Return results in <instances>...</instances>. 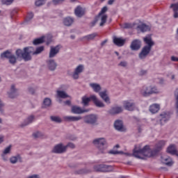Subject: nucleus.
Returning a JSON list of instances; mask_svg holds the SVG:
<instances>
[{
    "instance_id": "nucleus-1",
    "label": "nucleus",
    "mask_w": 178,
    "mask_h": 178,
    "mask_svg": "<svg viewBox=\"0 0 178 178\" xmlns=\"http://www.w3.org/2000/svg\"><path fill=\"white\" fill-rule=\"evenodd\" d=\"M0 58L1 59H8V63L12 66H15L17 63V59H23L24 62H29L28 60L24 58V50L21 49H17L15 51V55L12 54L11 50H6L1 54Z\"/></svg>"
},
{
    "instance_id": "nucleus-2",
    "label": "nucleus",
    "mask_w": 178,
    "mask_h": 178,
    "mask_svg": "<svg viewBox=\"0 0 178 178\" xmlns=\"http://www.w3.org/2000/svg\"><path fill=\"white\" fill-rule=\"evenodd\" d=\"M165 144H166V142L164 140H161L157 143L156 147L153 150H151L149 145H145L143 149H139L138 152H139L141 155H143V156L151 158L158 155V153L160 151H162V148L165 147Z\"/></svg>"
},
{
    "instance_id": "nucleus-3",
    "label": "nucleus",
    "mask_w": 178,
    "mask_h": 178,
    "mask_svg": "<svg viewBox=\"0 0 178 178\" xmlns=\"http://www.w3.org/2000/svg\"><path fill=\"white\" fill-rule=\"evenodd\" d=\"M143 41L147 44V45L143 47L141 51L139 53L138 58L141 60H144L147 56H148L151 52V49H152V47L155 45V43L152 41V37L151 35H147L143 38Z\"/></svg>"
},
{
    "instance_id": "nucleus-4",
    "label": "nucleus",
    "mask_w": 178,
    "mask_h": 178,
    "mask_svg": "<svg viewBox=\"0 0 178 178\" xmlns=\"http://www.w3.org/2000/svg\"><path fill=\"white\" fill-rule=\"evenodd\" d=\"M24 58L30 62L33 59L32 55H38L41 54L44 51V46H40L37 47L36 49H34L33 47H26L24 48Z\"/></svg>"
},
{
    "instance_id": "nucleus-5",
    "label": "nucleus",
    "mask_w": 178,
    "mask_h": 178,
    "mask_svg": "<svg viewBox=\"0 0 178 178\" xmlns=\"http://www.w3.org/2000/svg\"><path fill=\"white\" fill-rule=\"evenodd\" d=\"M93 145L97 148V154H106L105 151L108 148V142L104 138H98L92 140Z\"/></svg>"
},
{
    "instance_id": "nucleus-6",
    "label": "nucleus",
    "mask_w": 178,
    "mask_h": 178,
    "mask_svg": "<svg viewBox=\"0 0 178 178\" xmlns=\"http://www.w3.org/2000/svg\"><path fill=\"white\" fill-rule=\"evenodd\" d=\"M83 122L86 124L91 126H97L98 124V115L96 114H89L83 117Z\"/></svg>"
},
{
    "instance_id": "nucleus-7",
    "label": "nucleus",
    "mask_w": 178,
    "mask_h": 178,
    "mask_svg": "<svg viewBox=\"0 0 178 178\" xmlns=\"http://www.w3.org/2000/svg\"><path fill=\"white\" fill-rule=\"evenodd\" d=\"M94 172H113V167L105 164H98L93 166Z\"/></svg>"
},
{
    "instance_id": "nucleus-8",
    "label": "nucleus",
    "mask_w": 178,
    "mask_h": 178,
    "mask_svg": "<svg viewBox=\"0 0 178 178\" xmlns=\"http://www.w3.org/2000/svg\"><path fill=\"white\" fill-rule=\"evenodd\" d=\"M108 12V7L104 6L102 8L101 11L99 13L97 17L101 20V22L99 24L100 27H103V26L105 25V23H106V20L108 19V15H104V13H106Z\"/></svg>"
},
{
    "instance_id": "nucleus-9",
    "label": "nucleus",
    "mask_w": 178,
    "mask_h": 178,
    "mask_svg": "<svg viewBox=\"0 0 178 178\" xmlns=\"http://www.w3.org/2000/svg\"><path fill=\"white\" fill-rule=\"evenodd\" d=\"M7 95L10 99H15L19 97V89L16 88V85L12 84L10 90L7 92Z\"/></svg>"
},
{
    "instance_id": "nucleus-10",
    "label": "nucleus",
    "mask_w": 178,
    "mask_h": 178,
    "mask_svg": "<svg viewBox=\"0 0 178 178\" xmlns=\"http://www.w3.org/2000/svg\"><path fill=\"white\" fill-rule=\"evenodd\" d=\"M52 154H65L66 147L63 143L56 145L51 150Z\"/></svg>"
},
{
    "instance_id": "nucleus-11",
    "label": "nucleus",
    "mask_w": 178,
    "mask_h": 178,
    "mask_svg": "<svg viewBox=\"0 0 178 178\" xmlns=\"http://www.w3.org/2000/svg\"><path fill=\"white\" fill-rule=\"evenodd\" d=\"M160 124L163 126L166 122L170 120V112L163 111L160 114Z\"/></svg>"
},
{
    "instance_id": "nucleus-12",
    "label": "nucleus",
    "mask_w": 178,
    "mask_h": 178,
    "mask_svg": "<svg viewBox=\"0 0 178 178\" xmlns=\"http://www.w3.org/2000/svg\"><path fill=\"white\" fill-rule=\"evenodd\" d=\"M35 120V115H31L28 116L22 123L19 124V127L21 129H24V127H26V126H29V124H31Z\"/></svg>"
},
{
    "instance_id": "nucleus-13",
    "label": "nucleus",
    "mask_w": 178,
    "mask_h": 178,
    "mask_svg": "<svg viewBox=\"0 0 178 178\" xmlns=\"http://www.w3.org/2000/svg\"><path fill=\"white\" fill-rule=\"evenodd\" d=\"M71 112L75 115H81V113H87L88 112H90V109H82L81 107L73 106L71 108Z\"/></svg>"
},
{
    "instance_id": "nucleus-14",
    "label": "nucleus",
    "mask_w": 178,
    "mask_h": 178,
    "mask_svg": "<svg viewBox=\"0 0 178 178\" xmlns=\"http://www.w3.org/2000/svg\"><path fill=\"white\" fill-rule=\"evenodd\" d=\"M108 115L115 116V115H119L123 112V108L122 106H113L108 111Z\"/></svg>"
},
{
    "instance_id": "nucleus-15",
    "label": "nucleus",
    "mask_w": 178,
    "mask_h": 178,
    "mask_svg": "<svg viewBox=\"0 0 178 178\" xmlns=\"http://www.w3.org/2000/svg\"><path fill=\"white\" fill-rule=\"evenodd\" d=\"M60 51V45H57L56 47H51L50 51L49 54V58L52 59V58H55L58 53Z\"/></svg>"
},
{
    "instance_id": "nucleus-16",
    "label": "nucleus",
    "mask_w": 178,
    "mask_h": 178,
    "mask_svg": "<svg viewBox=\"0 0 178 178\" xmlns=\"http://www.w3.org/2000/svg\"><path fill=\"white\" fill-rule=\"evenodd\" d=\"M47 65L49 70L51 72H55L56 70V67H58V63L54 59L47 60Z\"/></svg>"
},
{
    "instance_id": "nucleus-17",
    "label": "nucleus",
    "mask_w": 178,
    "mask_h": 178,
    "mask_svg": "<svg viewBox=\"0 0 178 178\" xmlns=\"http://www.w3.org/2000/svg\"><path fill=\"white\" fill-rule=\"evenodd\" d=\"M91 99L97 108H105V104L102 102V101L98 99L95 95H91Z\"/></svg>"
},
{
    "instance_id": "nucleus-18",
    "label": "nucleus",
    "mask_w": 178,
    "mask_h": 178,
    "mask_svg": "<svg viewBox=\"0 0 178 178\" xmlns=\"http://www.w3.org/2000/svg\"><path fill=\"white\" fill-rule=\"evenodd\" d=\"M74 13L76 17H83L86 15V8L78 6L74 10Z\"/></svg>"
},
{
    "instance_id": "nucleus-19",
    "label": "nucleus",
    "mask_w": 178,
    "mask_h": 178,
    "mask_svg": "<svg viewBox=\"0 0 178 178\" xmlns=\"http://www.w3.org/2000/svg\"><path fill=\"white\" fill-rule=\"evenodd\" d=\"M130 48L132 51H138L141 48V40L138 39L134 40L131 42Z\"/></svg>"
},
{
    "instance_id": "nucleus-20",
    "label": "nucleus",
    "mask_w": 178,
    "mask_h": 178,
    "mask_svg": "<svg viewBox=\"0 0 178 178\" xmlns=\"http://www.w3.org/2000/svg\"><path fill=\"white\" fill-rule=\"evenodd\" d=\"M83 69L84 66H83V65H79L78 67H76L72 74V77L74 80H77L79 79V74H80V73H83Z\"/></svg>"
},
{
    "instance_id": "nucleus-21",
    "label": "nucleus",
    "mask_w": 178,
    "mask_h": 178,
    "mask_svg": "<svg viewBox=\"0 0 178 178\" xmlns=\"http://www.w3.org/2000/svg\"><path fill=\"white\" fill-rule=\"evenodd\" d=\"M108 91L107 90H104L102 92H99V97L106 102V104H111V99L109 98V96H108Z\"/></svg>"
},
{
    "instance_id": "nucleus-22",
    "label": "nucleus",
    "mask_w": 178,
    "mask_h": 178,
    "mask_svg": "<svg viewBox=\"0 0 178 178\" xmlns=\"http://www.w3.org/2000/svg\"><path fill=\"white\" fill-rule=\"evenodd\" d=\"M140 149L137 147V146H135L134 149H133V154L130 153H124L125 155L127 156H134L135 158H138V159H144V157H141L140 155H138Z\"/></svg>"
},
{
    "instance_id": "nucleus-23",
    "label": "nucleus",
    "mask_w": 178,
    "mask_h": 178,
    "mask_svg": "<svg viewBox=\"0 0 178 178\" xmlns=\"http://www.w3.org/2000/svg\"><path fill=\"white\" fill-rule=\"evenodd\" d=\"M114 127L118 131H124V127H123V121L117 120L114 122Z\"/></svg>"
},
{
    "instance_id": "nucleus-24",
    "label": "nucleus",
    "mask_w": 178,
    "mask_h": 178,
    "mask_svg": "<svg viewBox=\"0 0 178 178\" xmlns=\"http://www.w3.org/2000/svg\"><path fill=\"white\" fill-rule=\"evenodd\" d=\"M74 175H88L89 173H92V170L90 168H81L79 170H76L74 172Z\"/></svg>"
},
{
    "instance_id": "nucleus-25",
    "label": "nucleus",
    "mask_w": 178,
    "mask_h": 178,
    "mask_svg": "<svg viewBox=\"0 0 178 178\" xmlns=\"http://www.w3.org/2000/svg\"><path fill=\"white\" fill-rule=\"evenodd\" d=\"M10 162L13 165L17 163V162L22 163L23 162V159L22 158V156H20V154H17L16 156H13L10 158Z\"/></svg>"
},
{
    "instance_id": "nucleus-26",
    "label": "nucleus",
    "mask_w": 178,
    "mask_h": 178,
    "mask_svg": "<svg viewBox=\"0 0 178 178\" xmlns=\"http://www.w3.org/2000/svg\"><path fill=\"white\" fill-rule=\"evenodd\" d=\"M124 107L127 111H134V108H136V105L133 102L126 101L124 102Z\"/></svg>"
},
{
    "instance_id": "nucleus-27",
    "label": "nucleus",
    "mask_w": 178,
    "mask_h": 178,
    "mask_svg": "<svg viewBox=\"0 0 178 178\" xmlns=\"http://www.w3.org/2000/svg\"><path fill=\"white\" fill-rule=\"evenodd\" d=\"M83 118L81 116H65L64 117V120L65 122H79Z\"/></svg>"
},
{
    "instance_id": "nucleus-28",
    "label": "nucleus",
    "mask_w": 178,
    "mask_h": 178,
    "mask_svg": "<svg viewBox=\"0 0 178 178\" xmlns=\"http://www.w3.org/2000/svg\"><path fill=\"white\" fill-rule=\"evenodd\" d=\"M161 162L163 165H166V166H173V161L170 157L161 156Z\"/></svg>"
},
{
    "instance_id": "nucleus-29",
    "label": "nucleus",
    "mask_w": 178,
    "mask_h": 178,
    "mask_svg": "<svg viewBox=\"0 0 178 178\" xmlns=\"http://www.w3.org/2000/svg\"><path fill=\"white\" fill-rule=\"evenodd\" d=\"M74 22V19L70 17H67L64 18L63 22L64 26H66L67 27H70V26H72V24H73Z\"/></svg>"
},
{
    "instance_id": "nucleus-30",
    "label": "nucleus",
    "mask_w": 178,
    "mask_h": 178,
    "mask_svg": "<svg viewBox=\"0 0 178 178\" xmlns=\"http://www.w3.org/2000/svg\"><path fill=\"white\" fill-rule=\"evenodd\" d=\"M140 94L143 97H149L151 95V87H143L140 91Z\"/></svg>"
},
{
    "instance_id": "nucleus-31",
    "label": "nucleus",
    "mask_w": 178,
    "mask_h": 178,
    "mask_svg": "<svg viewBox=\"0 0 178 178\" xmlns=\"http://www.w3.org/2000/svg\"><path fill=\"white\" fill-rule=\"evenodd\" d=\"M51 105H52V100L49 97H46L43 100V104L42 106V108L43 109H45L47 108H49Z\"/></svg>"
},
{
    "instance_id": "nucleus-32",
    "label": "nucleus",
    "mask_w": 178,
    "mask_h": 178,
    "mask_svg": "<svg viewBox=\"0 0 178 178\" xmlns=\"http://www.w3.org/2000/svg\"><path fill=\"white\" fill-rule=\"evenodd\" d=\"M90 87H91V88H92V90L95 92H100V91L102 90L101 85H99V83H90Z\"/></svg>"
},
{
    "instance_id": "nucleus-33",
    "label": "nucleus",
    "mask_w": 178,
    "mask_h": 178,
    "mask_svg": "<svg viewBox=\"0 0 178 178\" xmlns=\"http://www.w3.org/2000/svg\"><path fill=\"white\" fill-rule=\"evenodd\" d=\"M124 42H126V40L120 38H113V43L118 47H123V45H124Z\"/></svg>"
},
{
    "instance_id": "nucleus-34",
    "label": "nucleus",
    "mask_w": 178,
    "mask_h": 178,
    "mask_svg": "<svg viewBox=\"0 0 178 178\" xmlns=\"http://www.w3.org/2000/svg\"><path fill=\"white\" fill-rule=\"evenodd\" d=\"M56 95L58 98H62L63 99L69 98L70 97L69 95H67V93L63 90H57Z\"/></svg>"
},
{
    "instance_id": "nucleus-35",
    "label": "nucleus",
    "mask_w": 178,
    "mask_h": 178,
    "mask_svg": "<svg viewBox=\"0 0 178 178\" xmlns=\"http://www.w3.org/2000/svg\"><path fill=\"white\" fill-rule=\"evenodd\" d=\"M137 28L139 29L142 33H145V31H149L151 30V27L145 24L138 25Z\"/></svg>"
},
{
    "instance_id": "nucleus-36",
    "label": "nucleus",
    "mask_w": 178,
    "mask_h": 178,
    "mask_svg": "<svg viewBox=\"0 0 178 178\" xmlns=\"http://www.w3.org/2000/svg\"><path fill=\"white\" fill-rule=\"evenodd\" d=\"M170 8H171L174 12L173 17H175V19H177V17H178V3L171 4Z\"/></svg>"
},
{
    "instance_id": "nucleus-37",
    "label": "nucleus",
    "mask_w": 178,
    "mask_h": 178,
    "mask_svg": "<svg viewBox=\"0 0 178 178\" xmlns=\"http://www.w3.org/2000/svg\"><path fill=\"white\" fill-rule=\"evenodd\" d=\"M167 152L170 154L171 155H176V152H177V149H176V146L175 145H170L168 149Z\"/></svg>"
},
{
    "instance_id": "nucleus-38",
    "label": "nucleus",
    "mask_w": 178,
    "mask_h": 178,
    "mask_svg": "<svg viewBox=\"0 0 178 178\" xmlns=\"http://www.w3.org/2000/svg\"><path fill=\"white\" fill-rule=\"evenodd\" d=\"M160 108L159 104H154L150 106L149 111L151 113H156L159 111Z\"/></svg>"
},
{
    "instance_id": "nucleus-39",
    "label": "nucleus",
    "mask_w": 178,
    "mask_h": 178,
    "mask_svg": "<svg viewBox=\"0 0 178 178\" xmlns=\"http://www.w3.org/2000/svg\"><path fill=\"white\" fill-rule=\"evenodd\" d=\"M90 101H92V99H91V95L90 96V97H82V104L83 106H88V104H90Z\"/></svg>"
},
{
    "instance_id": "nucleus-40",
    "label": "nucleus",
    "mask_w": 178,
    "mask_h": 178,
    "mask_svg": "<svg viewBox=\"0 0 178 178\" xmlns=\"http://www.w3.org/2000/svg\"><path fill=\"white\" fill-rule=\"evenodd\" d=\"M175 109H176V113L178 116V88H177L175 91Z\"/></svg>"
},
{
    "instance_id": "nucleus-41",
    "label": "nucleus",
    "mask_w": 178,
    "mask_h": 178,
    "mask_svg": "<svg viewBox=\"0 0 178 178\" xmlns=\"http://www.w3.org/2000/svg\"><path fill=\"white\" fill-rule=\"evenodd\" d=\"M44 36H42L39 38L35 39L33 42V45H40V44H42L44 42Z\"/></svg>"
},
{
    "instance_id": "nucleus-42",
    "label": "nucleus",
    "mask_w": 178,
    "mask_h": 178,
    "mask_svg": "<svg viewBox=\"0 0 178 178\" xmlns=\"http://www.w3.org/2000/svg\"><path fill=\"white\" fill-rule=\"evenodd\" d=\"M50 119L51 122H54L55 123H62V119L60 117L51 115Z\"/></svg>"
},
{
    "instance_id": "nucleus-43",
    "label": "nucleus",
    "mask_w": 178,
    "mask_h": 178,
    "mask_svg": "<svg viewBox=\"0 0 178 178\" xmlns=\"http://www.w3.org/2000/svg\"><path fill=\"white\" fill-rule=\"evenodd\" d=\"M44 41L46 42L47 45H49L51 42H52V36L48 35V36H44Z\"/></svg>"
},
{
    "instance_id": "nucleus-44",
    "label": "nucleus",
    "mask_w": 178,
    "mask_h": 178,
    "mask_svg": "<svg viewBox=\"0 0 178 178\" xmlns=\"http://www.w3.org/2000/svg\"><path fill=\"white\" fill-rule=\"evenodd\" d=\"M10 151H12V145H10L7 147H6L3 151L2 154L8 155V154H10Z\"/></svg>"
},
{
    "instance_id": "nucleus-45",
    "label": "nucleus",
    "mask_w": 178,
    "mask_h": 178,
    "mask_svg": "<svg viewBox=\"0 0 178 178\" xmlns=\"http://www.w3.org/2000/svg\"><path fill=\"white\" fill-rule=\"evenodd\" d=\"M97 37V33H94L84 36L85 40H94Z\"/></svg>"
},
{
    "instance_id": "nucleus-46",
    "label": "nucleus",
    "mask_w": 178,
    "mask_h": 178,
    "mask_svg": "<svg viewBox=\"0 0 178 178\" xmlns=\"http://www.w3.org/2000/svg\"><path fill=\"white\" fill-rule=\"evenodd\" d=\"M5 112V103L0 99V113L3 114Z\"/></svg>"
},
{
    "instance_id": "nucleus-47",
    "label": "nucleus",
    "mask_w": 178,
    "mask_h": 178,
    "mask_svg": "<svg viewBox=\"0 0 178 178\" xmlns=\"http://www.w3.org/2000/svg\"><path fill=\"white\" fill-rule=\"evenodd\" d=\"M34 17V14L33 13H29L25 19L26 23H29Z\"/></svg>"
},
{
    "instance_id": "nucleus-48",
    "label": "nucleus",
    "mask_w": 178,
    "mask_h": 178,
    "mask_svg": "<svg viewBox=\"0 0 178 178\" xmlns=\"http://www.w3.org/2000/svg\"><path fill=\"white\" fill-rule=\"evenodd\" d=\"M47 0H36L35 2V5L36 6H42V5L45 4V1Z\"/></svg>"
},
{
    "instance_id": "nucleus-49",
    "label": "nucleus",
    "mask_w": 178,
    "mask_h": 178,
    "mask_svg": "<svg viewBox=\"0 0 178 178\" xmlns=\"http://www.w3.org/2000/svg\"><path fill=\"white\" fill-rule=\"evenodd\" d=\"M108 154H111L112 155H118V154H124V152L122 151L110 150L108 152Z\"/></svg>"
},
{
    "instance_id": "nucleus-50",
    "label": "nucleus",
    "mask_w": 178,
    "mask_h": 178,
    "mask_svg": "<svg viewBox=\"0 0 178 178\" xmlns=\"http://www.w3.org/2000/svg\"><path fill=\"white\" fill-rule=\"evenodd\" d=\"M99 17L98 16H97L95 18V20L92 21V22L90 23V28H92L94 27V26H95V24H97V23L98 22V20H99Z\"/></svg>"
},
{
    "instance_id": "nucleus-51",
    "label": "nucleus",
    "mask_w": 178,
    "mask_h": 178,
    "mask_svg": "<svg viewBox=\"0 0 178 178\" xmlns=\"http://www.w3.org/2000/svg\"><path fill=\"white\" fill-rule=\"evenodd\" d=\"M158 92H159V91L158 90L156 87H151L150 86V95L152 94H158Z\"/></svg>"
},
{
    "instance_id": "nucleus-52",
    "label": "nucleus",
    "mask_w": 178,
    "mask_h": 178,
    "mask_svg": "<svg viewBox=\"0 0 178 178\" xmlns=\"http://www.w3.org/2000/svg\"><path fill=\"white\" fill-rule=\"evenodd\" d=\"M65 147H66V151H67V148H72V149L76 148V145L73 143H68Z\"/></svg>"
},
{
    "instance_id": "nucleus-53",
    "label": "nucleus",
    "mask_w": 178,
    "mask_h": 178,
    "mask_svg": "<svg viewBox=\"0 0 178 178\" xmlns=\"http://www.w3.org/2000/svg\"><path fill=\"white\" fill-rule=\"evenodd\" d=\"M68 168H70L71 169H76V168H79V163H70L68 164Z\"/></svg>"
},
{
    "instance_id": "nucleus-54",
    "label": "nucleus",
    "mask_w": 178,
    "mask_h": 178,
    "mask_svg": "<svg viewBox=\"0 0 178 178\" xmlns=\"http://www.w3.org/2000/svg\"><path fill=\"white\" fill-rule=\"evenodd\" d=\"M42 134L40 131H36L33 134V137L34 138H40V137H42Z\"/></svg>"
},
{
    "instance_id": "nucleus-55",
    "label": "nucleus",
    "mask_w": 178,
    "mask_h": 178,
    "mask_svg": "<svg viewBox=\"0 0 178 178\" xmlns=\"http://www.w3.org/2000/svg\"><path fill=\"white\" fill-rule=\"evenodd\" d=\"M147 74H148V70H140L139 72V76H147Z\"/></svg>"
},
{
    "instance_id": "nucleus-56",
    "label": "nucleus",
    "mask_w": 178,
    "mask_h": 178,
    "mask_svg": "<svg viewBox=\"0 0 178 178\" xmlns=\"http://www.w3.org/2000/svg\"><path fill=\"white\" fill-rule=\"evenodd\" d=\"M14 0H2L1 2L3 5H11V3H13Z\"/></svg>"
},
{
    "instance_id": "nucleus-57",
    "label": "nucleus",
    "mask_w": 178,
    "mask_h": 178,
    "mask_svg": "<svg viewBox=\"0 0 178 178\" xmlns=\"http://www.w3.org/2000/svg\"><path fill=\"white\" fill-rule=\"evenodd\" d=\"M118 66H121V67H127V62H126V61H121L118 64Z\"/></svg>"
},
{
    "instance_id": "nucleus-58",
    "label": "nucleus",
    "mask_w": 178,
    "mask_h": 178,
    "mask_svg": "<svg viewBox=\"0 0 178 178\" xmlns=\"http://www.w3.org/2000/svg\"><path fill=\"white\" fill-rule=\"evenodd\" d=\"M28 90L30 94H32V95H33V94H35V89H34V88L33 87H29Z\"/></svg>"
},
{
    "instance_id": "nucleus-59",
    "label": "nucleus",
    "mask_w": 178,
    "mask_h": 178,
    "mask_svg": "<svg viewBox=\"0 0 178 178\" xmlns=\"http://www.w3.org/2000/svg\"><path fill=\"white\" fill-rule=\"evenodd\" d=\"M124 29H133V25L131 24L125 23L124 24Z\"/></svg>"
},
{
    "instance_id": "nucleus-60",
    "label": "nucleus",
    "mask_w": 178,
    "mask_h": 178,
    "mask_svg": "<svg viewBox=\"0 0 178 178\" xmlns=\"http://www.w3.org/2000/svg\"><path fill=\"white\" fill-rule=\"evenodd\" d=\"M65 0H52L54 5H59V3H62Z\"/></svg>"
},
{
    "instance_id": "nucleus-61",
    "label": "nucleus",
    "mask_w": 178,
    "mask_h": 178,
    "mask_svg": "<svg viewBox=\"0 0 178 178\" xmlns=\"http://www.w3.org/2000/svg\"><path fill=\"white\" fill-rule=\"evenodd\" d=\"M1 158H2L3 161H4V162H7L8 156H6V154H5L4 153H2L1 154Z\"/></svg>"
},
{
    "instance_id": "nucleus-62",
    "label": "nucleus",
    "mask_w": 178,
    "mask_h": 178,
    "mask_svg": "<svg viewBox=\"0 0 178 178\" xmlns=\"http://www.w3.org/2000/svg\"><path fill=\"white\" fill-rule=\"evenodd\" d=\"M64 105L67 106H72V102L70 100H67L64 102Z\"/></svg>"
},
{
    "instance_id": "nucleus-63",
    "label": "nucleus",
    "mask_w": 178,
    "mask_h": 178,
    "mask_svg": "<svg viewBox=\"0 0 178 178\" xmlns=\"http://www.w3.org/2000/svg\"><path fill=\"white\" fill-rule=\"evenodd\" d=\"M171 60L172 62H178V58L175 56H171Z\"/></svg>"
},
{
    "instance_id": "nucleus-64",
    "label": "nucleus",
    "mask_w": 178,
    "mask_h": 178,
    "mask_svg": "<svg viewBox=\"0 0 178 178\" xmlns=\"http://www.w3.org/2000/svg\"><path fill=\"white\" fill-rule=\"evenodd\" d=\"M106 42H108V40H105L103 42H102L101 43V47H105V44H106Z\"/></svg>"
}]
</instances>
